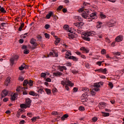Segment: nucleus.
I'll use <instances>...</instances> for the list:
<instances>
[{
	"label": "nucleus",
	"mask_w": 124,
	"mask_h": 124,
	"mask_svg": "<svg viewBox=\"0 0 124 124\" xmlns=\"http://www.w3.org/2000/svg\"><path fill=\"white\" fill-rule=\"evenodd\" d=\"M58 92V90L56 88H53L52 89V93H57Z\"/></svg>",
	"instance_id": "09e8293b"
},
{
	"label": "nucleus",
	"mask_w": 124,
	"mask_h": 124,
	"mask_svg": "<svg viewBox=\"0 0 124 124\" xmlns=\"http://www.w3.org/2000/svg\"><path fill=\"white\" fill-rule=\"evenodd\" d=\"M26 103L27 105V107L30 108V107H31V99L27 98L26 100Z\"/></svg>",
	"instance_id": "f8f14e48"
},
{
	"label": "nucleus",
	"mask_w": 124,
	"mask_h": 124,
	"mask_svg": "<svg viewBox=\"0 0 124 124\" xmlns=\"http://www.w3.org/2000/svg\"><path fill=\"white\" fill-rule=\"evenodd\" d=\"M25 124V120H22L19 123V124Z\"/></svg>",
	"instance_id": "774afa93"
},
{
	"label": "nucleus",
	"mask_w": 124,
	"mask_h": 124,
	"mask_svg": "<svg viewBox=\"0 0 124 124\" xmlns=\"http://www.w3.org/2000/svg\"><path fill=\"white\" fill-rule=\"evenodd\" d=\"M96 34V33L94 31H88L84 33L82 36L83 39L86 40V41H90L91 38L89 36H93V35Z\"/></svg>",
	"instance_id": "f257e3e1"
},
{
	"label": "nucleus",
	"mask_w": 124,
	"mask_h": 124,
	"mask_svg": "<svg viewBox=\"0 0 124 124\" xmlns=\"http://www.w3.org/2000/svg\"><path fill=\"white\" fill-rule=\"evenodd\" d=\"M69 60H72L74 62H78L79 59L75 56H70L68 57Z\"/></svg>",
	"instance_id": "2eb2a0df"
},
{
	"label": "nucleus",
	"mask_w": 124,
	"mask_h": 124,
	"mask_svg": "<svg viewBox=\"0 0 124 124\" xmlns=\"http://www.w3.org/2000/svg\"><path fill=\"white\" fill-rule=\"evenodd\" d=\"M37 38L38 39V41H40V42H41L42 41V37L40 35H38L37 36Z\"/></svg>",
	"instance_id": "2f4dec72"
},
{
	"label": "nucleus",
	"mask_w": 124,
	"mask_h": 124,
	"mask_svg": "<svg viewBox=\"0 0 124 124\" xmlns=\"http://www.w3.org/2000/svg\"><path fill=\"white\" fill-rule=\"evenodd\" d=\"M102 72L104 73V74H107V69L105 68V69H102Z\"/></svg>",
	"instance_id": "ea45409f"
},
{
	"label": "nucleus",
	"mask_w": 124,
	"mask_h": 124,
	"mask_svg": "<svg viewBox=\"0 0 124 124\" xmlns=\"http://www.w3.org/2000/svg\"><path fill=\"white\" fill-rule=\"evenodd\" d=\"M39 119V117L37 116V117H34L31 119L32 122H35L36 120H38Z\"/></svg>",
	"instance_id": "c756f323"
},
{
	"label": "nucleus",
	"mask_w": 124,
	"mask_h": 124,
	"mask_svg": "<svg viewBox=\"0 0 124 124\" xmlns=\"http://www.w3.org/2000/svg\"><path fill=\"white\" fill-rule=\"evenodd\" d=\"M30 53V50L26 49L24 50V54H26V55H28V54Z\"/></svg>",
	"instance_id": "58836bf2"
},
{
	"label": "nucleus",
	"mask_w": 124,
	"mask_h": 124,
	"mask_svg": "<svg viewBox=\"0 0 124 124\" xmlns=\"http://www.w3.org/2000/svg\"><path fill=\"white\" fill-rule=\"evenodd\" d=\"M52 18L54 19V21H57V20L59 19V17H58V16H57L56 15H55L54 14H53L52 16Z\"/></svg>",
	"instance_id": "72a5a7b5"
},
{
	"label": "nucleus",
	"mask_w": 124,
	"mask_h": 124,
	"mask_svg": "<svg viewBox=\"0 0 124 124\" xmlns=\"http://www.w3.org/2000/svg\"><path fill=\"white\" fill-rule=\"evenodd\" d=\"M10 82V78L8 77L6 78V81L5 82V84L6 85V86H8V84Z\"/></svg>",
	"instance_id": "a878e982"
},
{
	"label": "nucleus",
	"mask_w": 124,
	"mask_h": 124,
	"mask_svg": "<svg viewBox=\"0 0 124 124\" xmlns=\"http://www.w3.org/2000/svg\"><path fill=\"white\" fill-rule=\"evenodd\" d=\"M73 91L74 92L76 93V92H77V91H78V89L76 87H75V88H74Z\"/></svg>",
	"instance_id": "bf43d9fd"
},
{
	"label": "nucleus",
	"mask_w": 124,
	"mask_h": 124,
	"mask_svg": "<svg viewBox=\"0 0 124 124\" xmlns=\"http://www.w3.org/2000/svg\"><path fill=\"white\" fill-rule=\"evenodd\" d=\"M16 98H17L14 95L11 96V100H16Z\"/></svg>",
	"instance_id": "603ef678"
},
{
	"label": "nucleus",
	"mask_w": 124,
	"mask_h": 124,
	"mask_svg": "<svg viewBox=\"0 0 124 124\" xmlns=\"http://www.w3.org/2000/svg\"><path fill=\"white\" fill-rule=\"evenodd\" d=\"M74 26H75L76 27H77L78 28V29H80L79 22H78L77 23H74Z\"/></svg>",
	"instance_id": "79ce46f5"
},
{
	"label": "nucleus",
	"mask_w": 124,
	"mask_h": 124,
	"mask_svg": "<svg viewBox=\"0 0 124 124\" xmlns=\"http://www.w3.org/2000/svg\"><path fill=\"white\" fill-rule=\"evenodd\" d=\"M29 94L30 95H32L33 96H37V97H39V95L37 94V93H35V92L33 91H30L29 92Z\"/></svg>",
	"instance_id": "f3484780"
},
{
	"label": "nucleus",
	"mask_w": 124,
	"mask_h": 124,
	"mask_svg": "<svg viewBox=\"0 0 124 124\" xmlns=\"http://www.w3.org/2000/svg\"><path fill=\"white\" fill-rule=\"evenodd\" d=\"M45 91L46 92L47 94H50L51 93V90L49 89H45Z\"/></svg>",
	"instance_id": "f704fd0d"
},
{
	"label": "nucleus",
	"mask_w": 124,
	"mask_h": 124,
	"mask_svg": "<svg viewBox=\"0 0 124 124\" xmlns=\"http://www.w3.org/2000/svg\"><path fill=\"white\" fill-rule=\"evenodd\" d=\"M78 12H82V16L84 19H87L89 17V10L86 9L85 11H83V9H80L78 10Z\"/></svg>",
	"instance_id": "7ed1b4c3"
},
{
	"label": "nucleus",
	"mask_w": 124,
	"mask_h": 124,
	"mask_svg": "<svg viewBox=\"0 0 124 124\" xmlns=\"http://www.w3.org/2000/svg\"><path fill=\"white\" fill-rule=\"evenodd\" d=\"M8 93H9V91L4 90L2 91V92L1 93V96L2 98L5 97L7 94H8Z\"/></svg>",
	"instance_id": "6e6552de"
},
{
	"label": "nucleus",
	"mask_w": 124,
	"mask_h": 124,
	"mask_svg": "<svg viewBox=\"0 0 124 124\" xmlns=\"http://www.w3.org/2000/svg\"><path fill=\"white\" fill-rule=\"evenodd\" d=\"M76 54H77V55H78V56H81L82 55V53L79 51H77L76 52Z\"/></svg>",
	"instance_id": "052dcab7"
},
{
	"label": "nucleus",
	"mask_w": 124,
	"mask_h": 124,
	"mask_svg": "<svg viewBox=\"0 0 124 124\" xmlns=\"http://www.w3.org/2000/svg\"><path fill=\"white\" fill-rule=\"evenodd\" d=\"M90 17H88L87 18V21L88 22H92L93 20H96V19H97V16H96V14L95 13H93L90 15Z\"/></svg>",
	"instance_id": "39448f33"
},
{
	"label": "nucleus",
	"mask_w": 124,
	"mask_h": 124,
	"mask_svg": "<svg viewBox=\"0 0 124 124\" xmlns=\"http://www.w3.org/2000/svg\"><path fill=\"white\" fill-rule=\"evenodd\" d=\"M26 66H27V65L23 63V64L21 65V66L19 67V69L21 71L24 70V69L26 68Z\"/></svg>",
	"instance_id": "a211bd4d"
},
{
	"label": "nucleus",
	"mask_w": 124,
	"mask_h": 124,
	"mask_svg": "<svg viewBox=\"0 0 124 124\" xmlns=\"http://www.w3.org/2000/svg\"><path fill=\"white\" fill-rule=\"evenodd\" d=\"M50 26L49 24H46L45 26V29H46V30H48V29H50Z\"/></svg>",
	"instance_id": "4c0bfd02"
},
{
	"label": "nucleus",
	"mask_w": 124,
	"mask_h": 124,
	"mask_svg": "<svg viewBox=\"0 0 124 124\" xmlns=\"http://www.w3.org/2000/svg\"><path fill=\"white\" fill-rule=\"evenodd\" d=\"M63 29L65 30L66 31H67L69 32H71V33H73V31H72V30H73V28H71V30L69 29V26L67 25H65L63 26Z\"/></svg>",
	"instance_id": "1a4fd4ad"
},
{
	"label": "nucleus",
	"mask_w": 124,
	"mask_h": 124,
	"mask_svg": "<svg viewBox=\"0 0 124 124\" xmlns=\"http://www.w3.org/2000/svg\"><path fill=\"white\" fill-rule=\"evenodd\" d=\"M80 50L83 51V53H89L90 52V49L88 48H85V46H82L80 48Z\"/></svg>",
	"instance_id": "ddd939ff"
},
{
	"label": "nucleus",
	"mask_w": 124,
	"mask_h": 124,
	"mask_svg": "<svg viewBox=\"0 0 124 124\" xmlns=\"http://www.w3.org/2000/svg\"><path fill=\"white\" fill-rule=\"evenodd\" d=\"M20 26L19 27L18 31H22V29H23V28H24V26H25V24L24 23H20Z\"/></svg>",
	"instance_id": "b1692460"
},
{
	"label": "nucleus",
	"mask_w": 124,
	"mask_h": 124,
	"mask_svg": "<svg viewBox=\"0 0 124 124\" xmlns=\"http://www.w3.org/2000/svg\"><path fill=\"white\" fill-rule=\"evenodd\" d=\"M79 110L80 111H84V110H85V108H84L83 107L80 106L79 108Z\"/></svg>",
	"instance_id": "de8ad7c7"
},
{
	"label": "nucleus",
	"mask_w": 124,
	"mask_h": 124,
	"mask_svg": "<svg viewBox=\"0 0 124 124\" xmlns=\"http://www.w3.org/2000/svg\"><path fill=\"white\" fill-rule=\"evenodd\" d=\"M62 8H63V6H62V5L59 6V7L57 8V10H62Z\"/></svg>",
	"instance_id": "8fccbe9b"
},
{
	"label": "nucleus",
	"mask_w": 124,
	"mask_h": 124,
	"mask_svg": "<svg viewBox=\"0 0 124 124\" xmlns=\"http://www.w3.org/2000/svg\"><path fill=\"white\" fill-rule=\"evenodd\" d=\"M76 18L78 20V21H79V22H82V21H83V19H82V17L79 16H77L76 17Z\"/></svg>",
	"instance_id": "c9c22d12"
},
{
	"label": "nucleus",
	"mask_w": 124,
	"mask_h": 124,
	"mask_svg": "<svg viewBox=\"0 0 124 124\" xmlns=\"http://www.w3.org/2000/svg\"><path fill=\"white\" fill-rule=\"evenodd\" d=\"M108 27H114L116 25V21L111 20L109 22H108L107 24Z\"/></svg>",
	"instance_id": "0eeeda50"
},
{
	"label": "nucleus",
	"mask_w": 124,
	"mask_h": 124,
	"mask_svg": "<svg viewBox=\"0 0 124 124\" xmlns=\"http://www.w3.org/2000/svg\"><path fill=\"white\" fill-rule=\"evenodd\" d=\"M100 16L102 19H105V18H106V16L103 14L102 13H101Z\"/></svg>",
	"instance_id": "473e14b6"
},
{
	"label": "nucleus",
	"mask_w": 124,
	"mask_h": 124,
	"mask_svg": "<svg viewBox=\"0 0 124 124\" xmlns=\"http://www.w3.org/2000/svg\"><path fill=\"white\" fill-rule=\"evenodd\" d=\"M101 54H102V55L106 54V50L105 49H102L101 51Z\"/></svg>",
	"instance_id": "5fc2aeb1"
},
{
	"label": "nucleus",
	"mask_w": 124,
	"mask_h": 124,
	"mask_svg": "<svg viewBox=\"0 0 124 124\" xmlns=\"http://www.w3.org/2000/svg\"><path fill=\"white\" fill-rule=\"evenodd\" d=\"M46 82H51V78H47L46 79Z\"/></svg>",
	"instance_id": "0e129e2a"
},
{
	"label": "nucleus",
	"mask_w": 124,
	"mask_h": 124,
	"mask_svg": "<svg viewBox=\"0 0 124 124\" xmlns=\"http://www.w3.org/2000/svg\"><path fill=\"white\" fill-rule=\"evenodd\" d=\"M74 84L71 82V81L68 80V78H66V85L65 86V88L66 91H69V87H73Z\"/></svg>",
	"instance_id": "20e7f679"
},
{
	"label": "nucleus",
	"mask_w": 124,
	"mask_h": 124,
	"mask_svg": "<svg viewBox=\"0 0 124 124\" xmlns=\"http://www.w3.org/2000/svg\"><path fill=\"white\" fill-rule=\"evenodd\" d=\"M53 75H54V76H56V77H58V76H61V75H62V73L57 72L56 73H54Z\"/></svg>",
	"instance_id": "412c9836"
},
{
	"label": "nucleus",
	"mask_w": 124,
	"mask_h": 124,
	"mask_svg": "<svg viewBox=\"0 0 124 124\" xmlns=\"http://www.w3.org/2000/svg\"><path fill=\"white\" fill-rule=\"evenodd\" d=\"M53 15H54V13L52 11H50L47 15H46V19H50L51 17H53Z\"/></svg>",
	"instance_id": "4468645a"
},
{
	"label": "nucleus",
	"mask_w": 124,
	"mask_h": 124,
	"mask_svg": "<svg viewBox=\"0 0 124 124\" xmlns=\"http://www.w3.org/2000/svg\"><path fill=\"white\" fill-rule=\"evenodd\" d=\"M108 85L110 86L111 89H113V87H114V86L113 85V83H112V82H109Z\"/></svg>",
	"instance_id": "13d9d810"
},
{
	"label": "nucleus",
	"mask_w": 124,
	"mask_h": 124,
	"mask_svg": "<svg viewBox=\"0 0 124 124\" xmlns=\"http://www.w3.org/2000/svg\"><path fill=\"white\" fill-rule=\"evenodd\" d=\"M52 115H55L56 116L59 115V112H58L57 111H53L52 112Z\"/></svg>",
	"instance_id": "37998d69"
},
{
	"label": "nucleus",
	"mask_w": 124,
	"mask_h": 124,
	"mask_svg": "<svg viewBox=\"0 0 124 124\" xmlns=\"http://www.w3.org/2000/svg\"><path fill=\"white\" fill-rule=\"evenodd\" d=\"M87 93L86 94H82V97H81V100L82 101H87V98H85V97H87Z\"/></svg>",
	"instance_id": "6ab92c4d"
},
{
	"label": "nucleus",
	"mask_w": 124,
	"mask_h": 124,
	"mask_svg": "<svg viewBox=\"0 0 124 124\" xmlns=\"http://www.w3.org/2000/svg\"><path fill=\"white\" fill-rule=\"evenodd\" d=\"M18 58L19 56H18V55H15L14 56H12L10 60L11 65H13V64H14V62H15V61H16V60H18Z\"/></svg>",
	"instance_id": "423d86ee"
},
{
	"label": "nucleus",
	"mask_w": 124,
	"mask_h": 124,
	"mask_svg": "<svg viewBox=\"0 0 124 124\" xmlns=\"http://www.w3.org/2000/svg\"><path fill=\"white\" fill-rule=\"evenodd\" d=\"M33 81L31 80H30L28 81V85H29V86H30V87H31L33 86Z\"/></svg>",
	"instance_id": "7c9ffc66"
},
{
	"label": "nucleus",
	"mask_w": 124,
	"mask_h": 124,
	"mask_svg": "<svg viewBox=\"0 0 124 124\" xmlns=\"http://www.w3.org/2000/svg\"><path fill=\"white\" fill-rule=\"evenodd\" d=\"M101 85H103V82H100L98 83H94L93 89L91 91V93L92 95H95V92H98L99 91V87Z\"/></svg>",
	"instance_id": "f03ea898"
},
{
	"label": "nucleus",
	"mask_w": 124,
	"mask_h": 124,
	"mask_svg": "<svg viewBox=\"0 0 124 124\" xmlns=\"http://www.w3.org/2000/svg\"><path fill=\"white\" fill-rule=\"evenodd\" d=\"M72 54L71 53V51H67L66 53H65V59H68L70 56H71Z\"/></svg>",
	"instance_id": "dca6fc26"
},
{
	"label": "nucleus",
	"mask_w": 124,
	"mask_h": 124,
	"mask_svg": "<svg viewBox=\"0 0 124 124\" xmlns=\"http://www.w3.org/2000/svg\"><path fill=\"white\" fill-rule=\"evenodd\" d=\"M21 108H24L25 109H27L28 108V105L25 104H21L20 105Z\"/></svg>",
	"instance_id": "cd10ccee"
},
{
	"label": "nucleus",
	"mask_w": 124,
	"mask_h": 124,
	"mask_svg": "<svg viewBox=\"0 0 124 124\" xmlns=\"http://www.w3.org/2000/svg\"><path fill=\"white\" fill-rule=\"evenodd\" d=\"M61 84H62V85L63 86H66V80H65V81H61Z\"/></svg>",
	"instance_id": "3c124183"
},
{
	"label": "nucleus",
	"mask_w": 124,
	"mask_h": 124,
	"mask_svg": "<svg viewBox=\"0 0 124 124\" xmlns=\"http://www.w3.org/2000/svg\"><path fill=\"white\" fill-rule=\"evenodd\" d=\"M124 38L122 35H119L115 38L116 42H121V41H123Z\"/></svg>",
	"instance_id": "9d476101"
},
{
	"label": "nucleus",
	"mask_w": 124,
	"mask_h": 124,
	"mask_svg": "<svg viewBox=\"0 0 124 124\" xmlns=\"http://www.w3.org/2000/svg\"><path fill=\"white\" fill-rule=\"evenodd\" d=\"M18 79L19 81H21V82H23V81H24V78L22 77H19Z\"/></svg>",
	"instance_id": "6e6d98bb"
},
{
	"label": "nucleus",
	"mask_w": 124,
	"mask_h": 124,
	"mask_svg": "<svg viewBox=\"0 0 124 124\" xmlns=\"http://www.w3.org/2000/svg\"><path fill=\"white\" fill-rule=\"evenodd\" d=\"M99 105L100 107H103L104 108H105L106 106H107V104L104 103V102H100L99 103Z\"/></svg>",
	"instance_id": "5701e85b"
},
{
	"label": "nucleus",
	"mask_w": 124,
	"mask_h": 124,
	"mask_svg": "<svg viewBox=\"0 0 124 124\" xmlns=\"http://www.w3.org/2000/svg\"><path fill=\"white\" fill-rule=\"evenodd\" d=\"M60 71H63V70H66L67 69L65 66H61L59 67Z\"/></svg>",
	"instance_id": "393cba45"
},
{
	"label": "nucleus",
	"mask_w": 124,
	"mask_h": 124,
	"mask_svg": "<svg viewBox=\"0 0 124 124\" xmlns=\"http://www.w3.org/2000/svg\"><path fill=\"white\" fill-rule=\"evenodd\" d=\"M55 38L56 39V40L55 41V43L56 45H58V44L60 43V42H61V39L58 38V36H55Z\"/></svg>",
	"instance_id": "4be33fe9"
},
{
	"label": "nucleus",
	"mask_w": 124,
	"mask_h": 124,
	"mask_svg": "<svg viewBox=\"0 0 124 124\" xmlns=\"http://www.w3.org/2000/svg\"><path fill=\"white\" fill-rule=\"evenodd\" d=\"M41 77H43V78H45L46 77V74L45 73H42L41 74Z\"/></svg>",
	"instance_id": "c03bdc74"
},
{
	"label": "nucleus",
	"mask_w": 124,
	"mask_h": 124,
	"mask_svg": "<svg viewBox=\"0 0 124 124\" xmlns=\"http://www.w3.org/2000/svg\"><path fill=\"white\" fill-rule=\"evenodd\" d=\"M65 65L66 66H71V63L70 62L66 63Z\"/></svg>",
	"instance_id": "e2e57ef3"
},
{
	"label": "nucleus",
	"mask_w": 124,
	"mask_h": 124,
	"mask_svg": "<svg viewBox=\"0 0 124 124\" xmlns=\"http://www.w3.org/2000/svg\"><path fill=\"white\" fill-rule=\"evenodd\" d=\"M45 36L46 38H48V39L50 38V36L49 35V34L47 33H45Z\"/></svg>",
	"instance_id": "a18cd8bd"
},
{
	"label": "nucleus",
	"mask_w": 124,
	"mask_h": 124,
	"mask_svg": "<svg viewBox=\"0 0 124 124\" xmlns=\"http://www.w3.org/2000/svg\"><path fill=\"white\" fill-rule=\"evenodd\" d=\"M97 64H98V65L100 66L101 65V64H102V62H97Z\"/></svg>",
	"instance_id": "680f3d73"
},
{
	"label": "nucleus",
	"mask_w": 124,
	"mask_h": 124,
	"mask_svg": "<svg viewBox=\"0 0 124 124\" xmlns=\"http://www.w3.org/2000/svg\"><path fill=\"white\" fill-rule=\"evenodd\" d=\"M27 116H28V117H31V116H32V114H31V113L29 112L27 113Z\"/></svg>",
	"instance_id": "338daca9"
},
{
	"label": "nucleus",
	"mask_w": 124,
	"mask_h": 124,
	"mask_svg": "<svg viewBox=\"0 0 124 124\" xmlns=\"http://www.w3.org/2000/svg\"><path fill=\"white\" fill-rule=\"evenodd\" d=\"M85 66H86V67L87 68H90V64H89V63H86V64H85Z\"/></svg>",
	"instance_id": "69168bd1"
},
{
	"label": "nucleus",
	"mask_w": 124,
	"mask_h": 124,
	"mask_svg": "<svg viewBox=\"0 0 124 124\" xmlns=\"http://www.w3.org/2000/svg\"><path fill=\"white\" fill-rule=\"evenodd\" d=\"M79 24V27L82 28V26H84V23L82 22H78Z\"/></svg>",
	"instance_id": "864d4df0"
},
{
	"label": "nucleus",
	"mask_w": 124,
	"mask_h": 124,
	"mask_svg": "<svg viewBox=\"0 0 124 124\" xmlns=\"http://www.w3.org/2000/svg\"><path fill=\"white\" fill-rule=\"evenodd\" d=\"M30 43L34 45V47H37V43H36V40L34 38H32L30 40Z\"/></svg>",
	"instance_id": "9b49d317"
},
{
	"label": "nucleus",
	"mask_w": 124,
	"mask_h": 124,
	"mask_svg": "<svg viewBox=\"0 0 124 124\" xmlns=\"http://www.w3.org/2000/svg\"><path fill=\"white\" fill-rule=\"evenodd\" d=\"M0 13H6L5 9L0 5Z\"/></svg>",
	"instance_id": "aec40b11"
},
{
	"label": "nucleus",
	"mask_w": 124,
	"mask_h": 124,
	"mask_svg": "<svg viewBox=\"0 0 124 124\" xmlns=\"http://www.w3.org/2000/svg\"><path fill=\"white\" fill-rule=\"evenodd\" d=\"M102 114L104 117H109V116H110V114L108 112H104L102 111Z\"/></svg>",
	"instance_id": "bb28decb"
},
{
	"label": "nucleus",
	"mask_w": 124,
	"mask_h": 124,
	"mask_svg": "<svg viewBox=\"0 0 124 124\" xmlns=\"http://www.w3.org/2000/svg\"><path fill=\"white\" fill-rule=\"evenodd\" d=\"M114 56H120L121 55V52H114Z\"/></svg>",
	"instance_id": "49530a36"
},
{
	"label": "nucleus",
	"mask_w": 124,
	"mask_h": 124,
	"mask_svg": "<svg viewBox=\"0 0 124 124\" xmlns=\"http://www.w3.org/2000/svg\"><path fill=\"white\" fill-rule=\"evenodd\" d=\"M82 91H85L86 93H88V92H89V88H83L82 89Z\"/></svg>",
	"instance_id": "a19ab883"
},
{
	"label": "nucleus",
	"mask_w": 124,
	"mask_h": 124,
	"mask_svg": "<svg viewBox=\"0 0 124 124\" xmlns=\"http://www.w3.org/2000/svg\"><path fill=\"white\" fill-rule=\"evenodd\" d=\"M28 83H29L27 79H26L24 81L23 85L24 86H27L28 85Z\"/></svg>",
	"instance_id": "e433bc0d"
},
{
	"label": "nucleus",
	"mask_w": 124,
	"mask_h": 124,
	"mask_svg": "<svg viewBox=\"0 0 124 124\" xmlns=\"http://www.w3.org/2000/svg\"><path fill=\"white\" fill-rule=\"evenodd\" d=\"M97 121V117H93L92 118L93 122H96Z\"/></svg>",
	"instance_id": "4d7b16f0"
},
{
	"label": "nucleus",
	"mask_w": 124,
	"mask_h": 124,
	"mask_svg": "<svg viewBox=\"0 0 124 124\" xmlns=\"http://www.w3.org/2000/svg\"><path fill=\"white\" fill-rule=\"evenodd\" d=\"M66 118H68V115L67 114H64V115H63V116L61 118V120H62V121H64L65 120V119H66Z\"/></svg>",
	"instance_id": "c85d7f7f"
}]
</instances>
